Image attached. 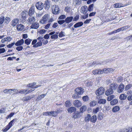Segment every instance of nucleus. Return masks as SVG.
<instances>
[{
    "label": "nucleus",
    "mask_w": 132,
    "mask_h": 132,
    "mask_svg": "<svg viewBox=\"0 0 132 132\" xmlns=\"http://www.w3.org/2000/svg\"><path fill=\"white\" fill-rule=\"evenodd\" d=\"M75 93L78 96L84 93V89L81 87L76 88L75 90Z\"/></svg>",
    "instance_id": "5"
},
{
    "label": "nucleus",
    "mask_w": 132,
    "mask_h": 132,
    "mask_svg": "<svg viewBox=\"0 0 132 132\" xmlns=\"http://www.w3.org/2000/svg\"><path fill=\"white\" fill-rule=\"evenodd\" d=\"M70 8L69 6H67L65 7L64 10L67 12H68L70 11Z\"/></svg>",
    "instance_id": "59"
},
{
    "label": "nucleus",
    "mask_w": 132,
    "mask_h": 132,
    "mask_svg": "<svg viewBox=\"0 0 132 132\" xmlns=\"http://www.w3.org/2000/svg\"><path fill=\"white\" fill-rule=\"evenodd\" d=\"M87 7L86 6H82L81 7L80 12L82 13L85 14L87 11Z\"/></svg>",
    "instance_id": "13"
},
{
    "label": "nucleus",
    "mask_w": 132,
    "mask_h": 132,
    "mask_svg": "<svg viewBox=\"0 0 132 132\" xmlns=\"http://www.w3.org/2000/svg\"><path fill=\"white\" fill-rule=\"evenodd\" d=\"M103 114L101 112L99 113L98 116V120H101L103 118Z\"/></svg>",
    "instance_id": "45"
},
{
    "label": "nucleus",
    "mask_w": 132,
    "mask_h": 132,
    "mask_svg": "<svg viewBox=\"0 0 132 132\" xmlns=\"http://www.w3.org/2000/svg\"><path fill=\"white\" fill-rule=\"evenodd\" d=\"M19 21V20L18 19H14L11 22V24L13 26H14L18 23Z\"/></svg>",
    "instance_id": "20"
},
{
    "label": "nucleus",
    "mask_w": 132,
    "mask_h": 132,
    "mask_svg": "<svg viewBox=\"0 0 132 132\" xmlns=\"http://www.w3.org/2000/svg\"><path fill=\"white\" fill-rule=\"evenodd\" d=\"M39 37L40 38L42 39L41 40V42H42V43H43L45 45L48 43V40H46L47 39H44L43 35Z\"/></svg>",
    "instance_id": "25"
},
{
    "label": "nucleus",
    "mask_w": 132,
    "mask_h": 132,
    "mask_svg": "<svg viewBox=\"0 0 132 132\" xmlns=\"http://www.w3.org/2000/svg\"><path fill=\"white\" fill-rule=\"evenodd\" d=\"M118 87V85L117 84H112L110 85V88L112 89L113 91L115 90Z\"/></svg>",
    "instance_id": "19"
},
{
    "label": "nucleus",
    "mask_w": 132,
    "mask_h": 132,
    "mask_svg": "<svg viewBox=\"0 0 132 132\" xmlns=\"http://www.w3.org/2000/svg\"><path fill=\"white\" fill-rule=\"evenodd\" d=\"M115 97V96L114 95H112L108 96V97L107 100L108 101H110L112 100Z\"/></svg>",
    "instance_id": "47"
},
{
    "label": "nucleus",
    "mask_w": 132,
    "mask_h": 132,
    "mask_svg": "<svg viewBox=\"0 0 132 132\" xmlns=\"http://www.w3.org/2000/svg\"><path fill=\"white\" fill-rule=\"evenodd\" d=\"M10 128L9 126L7 125L4 129H3L2 130L3 132H6L9 130Z\"/></svg>",
    "instance_id": "61"
},
{
    "label": "nucleus",
    "mask_w": 132,
    "mask_h": 132,
    "mask_svg": "<svg viewBox=\"0 0 132 132\" xmlns=\"http://www.w3.org/2000/svg\"><path fill=\"white\" fill-rule=\"evenodd\" d=\"M97 120V118L96 116L95 115H94L91 117L90 121L91 122L93 123H95Z\"/></svg>",
    "instance_id": "23"
},
{
    "label": "nucleus",
    "mask_w": 132,
    "mask_h": 132,
    "mask_svg": "<svg viewBox=\"0 0 132 132\" xmlns=\"http://www.w3.org/2000/svg\"><path fill=\"white\" fill-rule=\"evenodd\" d=\"M38 37L37 38V39L38 41L35 44L33 45V47L34 48H37L39 46H41L42 45V42H41V39Z\"/></svg>",
    "instance_id": "6"
},
{
    "label": "nucleus",
    "mask_w": 132,
    "mask_h": 132,
    "mask_svg": "<svg viewBox=\"0 0 132 132\" xmlns=\"http://www.w3.org/2000/svg\"><path fill=\"white\" fill-rule=\"evenodd\" d=\"M73 104L75 106L78 108L81 106V103L79 100H76L73 102Z\"/></svg>",
    "instance_id": "10"
},
{
    "label": "nucleus",
    "mask_w": 132,
    "mask_h": 132,
    "mask_svg": "<svg viewBox=\"0 0 132 132\" xmlns=\"http://www.w3.org/2000/svg\"><path fill=\"white\" fill-rule=\"evenodd\" d=\"M65 106L67 107H70L71 105V103L69 101H66L65 103Z\"/></svg>",
    "instance_id": "51"
},
{
    "label": "nucleus",
    "mask_w": 132,
    "mask_h": 132,
    "mask_svg": "<svg viewBox=\"0 0 132 132\" xmlns=\"http://www.w3.org/2000/svg\"><path fill=\"white\" fill-rule=\"evenodd\" d=\"M113 91L110 88H109L105 92V94L107 96L113 94Z\"/></svg>",
    "instance_id": "29"
},
{
    "label": "nucleus",
    "mask_w": 132,
    "mask_h": 132,
    "mask_svg": "<svg viewBox=\"0 0 132 132\" xmlns=\"http://www.w3.org/2000/svg\"><path fill=\"white\" fill-rule=\"evenodd\" d=\"M119 107L118 106H116L114 107L112 109V111L113 112H116L119 110Z\"/></svg>",
    "instance_id": "40"
},
{
    "label": "nucleus",
    "mask_w": 132,
    "mask_h": 132,
    "mask_svg": "<svg viewBox=\"0 0 132 132\" xmlns=\"http://www.w3.org/2000/svg\"><path fill=\"white\" fill-rule=\"evenodd\" d=\"M28 12L25 11L22 12L21 13V22L22 23L25 22L26 19V18L28 16Z\"/></svg>",
    "instance_id": "2"
},
{
    "label": "nucleus",
    "mask_w": 132,
    "mask_h": 132,
    "mask_svg": "<svg viewBox=\"0 0 132 132\" xmlns=\"http://www.w3.org/2000/svg\"><path fill=\"white\" fill-rule=\"evenodd\" d=\"M123 4L120 3H116L114 5V7L116 8H120L123 7V6H122Z\"/></svg>",
    "instance_id": "34"
},
{
    "label": "nucleus",
    "mask_w": 132,
    "mask_h": 132,
    "mask_svg": "<svg viewBox=\"0 0 132 132\" xmlns=\"http://www.w3.org/2000/svg\"><path fill=\"white\" fill-rule=\"evenodd\" d=\"M27 89L26 88L23 89H21L18 91V93L21 94H27Z\"/></svg>",
    "instance_id": "33"
},
{
    "label": "nucleus",
    "mask_w": 132,
    "mask_h": 132,
    "mask_svg": "<svg viewBox=\"0 0 132 132\" xmlns=\"http://www.w3.org/2000/svg\"><path fill=\"white\" fill-rule=\"evenodd\" d=\"M129 127L122 128L119 130L118 132H129Z\"/></svg>",
    "instance_id": "21"
},
{
    "label": "nucleus",
    "mask_w": 132,
    "mask_h": 132,
    "mask_svg": "<svg viewBox=\"0 0 132 132\" xmlns=\"http://www.w3.org/2000/svg\"><path fill=\"white\" fill-rule=\"evenodd\" d=\"M10 21V18L8 17H6L5 20H4V21L5 22V23H6L7 24Z\"/></svg>",
    "instance_id": "50"
},
{
    "label": "nucleus",
    "mask_w": 132,
    "mask_h": 132,
    "mask_svg": "<svg viewBox=\"0 0 132 132\" xmlns=\"http://www.w3.org/2000/svg\"><path fill=\"white\" fill-rule=\"evenodd\" d=\"M82 99L84 101H87L89 100V97L87 95L83 97Z\"/></svg>",
    "instance_id": "48"
},
{
    "label": "nucleus",
    "mask_w": 132,
    "mask_h": 132,
    "mask_svg": "<svg viewBox=\"0 0 132 132\" xmlns=\"http://www.w3.org/2000/svg\"><path fill=\"white\" fill-rule=\"evenodd\" d=\"M100 109V107H98L96 108L95 109H94L93 111V113L94 114L96 113L99 111Z\"/></svg>",
    "instance_id": "55"
},
{
    "label": "nucleus",
    "mask_w": 132,
    "mask_h": 132,
    "mask_svg": "<svg viewBox=\"0 0 132 132\" xmlns=\"http://www.w3.org/2000/svg\"><path fill=\"white\" fill-rule=\"evenodd\" d=\"M52 13L53 14H56L59 13V9L58 6L57 5H53L52 6Z\"/></svg>",
    "instance_id": "3"
},
{
    "label": "nucleus",
    "mask_w": 132,
    "mask_h": 132,
    "mask_svg": "<svg viewBox=\"0 0 132 132\" xmlns=\"http://www.w3.org/2000/svg\"><path fill=\"white\" fill-rule=\"evenodd\" d=\"M31 41V39H26L24 41L25 43L27 45H28L30 44Z\"/></svg>",
    "instance_id": "46"
},
{
    "label": "nucleus",
    "mask_w": 132,
    "mask_h": 132,
    "mask_svg": "<svg viewBox=\"0 0 132 132\" xmlns=\"http://www.w3.org/2000/svg\"><path fill=\"white\" fill-rule=\"evenodd\" d=\"M4 17L2 16L0 17V24H3L4 21Z\"/></svg>",
    "instance_id": "52"
},
{
    "label": "nucleus",
    "mask_w": 132,
    "mask_h": 132,
    "mask_svg": "<svg viewBox=\"0 0 132 132\" xmlns=\"http://www.w3.org/2000/svg\"><path fill=\"white\" fill-rule=\"evenodd\" d=\"M36 6L37 9L41 10L43 8V4L41 2H38L36 4Z\"/></svg>",
    "instance_id": "9"
},
{
    "label": "nucleus",
    "mask_w": 132,
    "mask_h": 132,
    "mask_svg": "<svg viewBox=\"0 0 132 132\" xmlns=\"http://www.w3.org/2000/svg\"><path fill=\"white\" fill-rule=\"evenodd\" d=\"M50 18V16L48 14L45 15L41 19L39 22L42 24L46 23L48 21L49 19Z\"/></svg>",
    "instance_id": "1"
},
{
    "label": "nucleus",
    "mask_w": 132,
    "mask_h": 132,
    "mask_svg": "<svg viewBox=\"0 0 132 132\" xmlns=\"http://www.w3.org/2000/svg\"><path fill=\"white\" fill-rule=\"evenodd\" d=\"M44 5L45 6V9L46 10L48 9L50 6V4L48 1L45 2Z\"/></svg>",
    "instance_id": "31"
},
{
    "label": "nucleus",
    "mask_w": 132,
    "mask_h": 132,
    "mask_svg": "<svg viewBox=\"0 0 132 132\" xmlns=\"http://www.w3.org/2000/svg\"><path fill=\"white\" fill-rule=\"evenodd\" d=\"M52 116L53 117H56L57 115V112L55 111H51Z\"/></svg>",
    "instance_id": "53"
},
{
    "label": "nucleus",
    "mask_w": 132,
    "mask_h": 132,
    "mask_svg": "<svg viewBox=\"0 0 132 132\" xmlns=\"http://www.w3.org/2000/svg\"><path fill=\"white\" fill-rule=\"evenodd\" d=\"M118 102V100L116 99H114L110 102V104L112 105H114L116 104Z\"/></svg>",
    "instance_id": "39"
},
{
    "label": "nucleus",
    "mask_w": 132,
    "mask_h": 132,
    "mask_svg": "<svg viewBox=\"0 0 132 132\" xmlns=\"http://www.w3.org/2000/svg\"><path fill=\"white\" fill-rule=\"evenodd\" d=\"M96 103L95 101H93L91 102L90 103V106H93L96 105Z\"/></svg>",
    "instance_id": "60"
},
{
    "label": "nucleus",
    "mask_w": 132,
    "mask_h": 132,
    "mask_svg": "<svg viewBox=\"0 0 132 132\" xmlns=\"http://www.w3.org/2000/svg\"><path fill=\"white\" fill-rule=\"evenodd\" d=\"M114 70L111 68L108 69H104L101 70V71H102L101 74L103 73H107L109 72H112L114 71Z\"/></svg>",
    "instance_id": "8"
},
{
    "label": "nucleus",
    "mask_w": 132,
    "mask_h": 132,
    "mask_svg": "<svg viewBox=\"0 0 132 132\" xmlns=\"http://www.w3.org/2000/svg\"><path fill=\"white\" fill-rule=\"evenodd\" d=\"M127 99L130 101L129 103L130 105H132V95L129 96L127 97Z\"/></svg>",
    "instance_id": "44"
},
{
    "label": "nucleus",
    "mask_w": 132,
    "mask_h": 132,
    "mask_svg": "<svg viewBox=\"0 0 132 132\" xmlns=\"http://www.w3.org/2000/svg\"><path fill=\"white\" fill-rule=\"evenodd\" d=\"M132 85L130 84H128L127 85L125 88V90H128L131 87Z\"/></svg>",
    "instance_id": "49"
},
{
    "label": "nucleus",
    "mask_w": 132,
    "mask_h": 132,
    "mask_svg": "<svg viewBox=\"0 0 132 132\" xmlns=\"http://www.w3.org/2000/svg\"><path fill=\"white\" fill-rule=\"evenodd\" d=\"M15 44L14 42L12 43L11 44H10L7 45V46L8 48H11Z\"/></svg>",
    "instance_id": "64"
},
{
    "label": "nucleus",
    "mask_w": 132,
    "mask_h": 132,
    "mask_svg": "<svg viewBox=\"0 0 132 132\" xmlns=\"http://www.w3.org/2000/svg\"><path fill=\"white\" fill-rule=\"evenodd\" d=\"M94 4H92L89 5L88 8L87 9L89 11H92L93 10V9Z\"/></svg>",
    "instance_id": "42"
},
{
    "label": "nucleus",
    "mask_w": 132,
    "mask_h": 132,
    "mask_svg": "<svg viewBox=\"0 0 132 132\" xmlns=\"http://www.w3.org/2000/svg\"><path fill=\"white\" fill-rule=\"evenodd\" d=\"M106 101L105 99H100L98 100V103L99 104H104L106 103Z\"/></svg>",
    "instance_id": "37"
},
{
    "label": "nucleus",
    "mask_w": 132,
    "mask_h": 132,
    "mask_svg": "<svg viewBox=\"0 0 132 132\" xmlns=\"http://www.w3.org/2000/svg\"><path fill=\"white\" fill-rule=\"evenodd\" d=\"M91 116L89 114H88L86 117L85 118V120L86 121H89L90 120Z\"/></svg>",
    "instance_id": "58"
},
{
    "label": "nucleus",
    "mask_w": 132,
    "mask_h": 132,
    "mask_svg": "<svg viewBox=\"0 0 132 132\" xmlns=\"http://www.w3.org/2000/svg\"><path fill=\"white\" fill-rule=\"evenodd\" d=\"M46 34L43 36V38L45 39H48L49 38L50 35H51L52 34Z\"/></svg>",
    "instance_id": "54"
},
{
    "label": "nucleus",
    "mask_w": 132,
    "mask_h": 132,
    "mask_svg": "<svg viewBox=\"0 0 132 132\" xmlns=\"http://www.w3.org/2000/svg\"><path fill=\"white\" fill-rule=\"evenodd\" d=\"M83 24V23L82 22H78L76 23L73 26L75 28H77L81 27Z\"/></svg>",
    "instance_id": "27"
},
{
    "label": "nucleus",
    "mask_w": 132,
    "mask_h": 132,
    "mask_svg": "<svg viewBox=\"0 0 132 132\" xmlns=\"http://www.w3.org/2000/svg\"><path fill=\"white\" fill-rule=\"evenodd\" d=\"M24 28V26L21 24H18L17 26V29L18 31H20L23 30Z\"/></svg>",
    "instance_id": "17"
},
{
    "label": "nucleus",
    "mask_w": 132,
    "mask_h": 132,
    "mask_svg": "<svg viewBox=\"0 0 132 132\" xmlns=\"http://www.w3.org/2000/svg\"><path fill=\"white\" fill-rule=\"evenodd\" d=\"M104 89L103 87H100L96 91V94L97 96H99L104 93Z\"/></svg>",
    "instance_id": "4"
},
{
    "label": "nucleus",
    "mask_w": 132,
    "mask_h": 132,
    "mask_svg": "<svg viewBox=\"0 0 132 132\" xmlns=\"http://www.w3.org/2000/svg\"><path fill=\"white\" fill-rule=\"evenodd\" d=\"M85 83L86 84V86H90L92 85V83L91 82L88 80H86L85 81Z\"/></svg>",
    "instance_id": "56"
},
{
    "label": "nucleus",
    "mask_w": 132,
    "mask_h": 132,
    "mask_svg": "<svg viewBox=\"0 0 132 132\" xmlns=\"http://www.w3.org/2000/svg\"><path fill=\"white\" fill-rule=\"evenodd\" d=\"M58 36L57 35L54 34L52 35L51 37L52 39H56L58 38Z\"/></svg>",
    "instance_id": "57"
},
{
    "label": "nucleus",
    "mask_w": 132,
    "mask_h": 132,
    "mask_svg": "<svg viewBox=\"0 0 132 132\" xmlns=\"http://www.w3.org/2000/svg\"><path fill=\"white\" fill-rule=\"evenodd\" d=\"M65 22V20H59L57 21L58 23L60 25L63 24Z\"/></svg>",
    "instance_id": "62"
},
{
    "label": "nucleus",
    "mask_w": 132,
    "mask_h": 132,
    "mask_svg": "<svg viewBox=\"0 0 132 132\" xmlns=\"http://www.w3.org/2000/svg\"><path fill=\"white\" fill-rule=\"evenodd\" d=\"M46 94H43L40 95H39L38 96L37 98V100H41L42 98H44V97L46 95Z\"/></svg>",
    "instance_id": "41"
},
{
    "label": "nucleus",
    "mask_w": 132,
    "mask_h": 132,
    "mask_svg": "<svg viewBox=\"0 0 132 132\" xmlns=\"http://www.w3.org/2000/svg\"><path fill=\"white\" fill-rule=\"evenodd\" d=\"M11 90V89H6L4 90L3 92L4 93H6L7 94H11L12 93V92Z\"/></svg>",
    "instance_id": "38"
},
{
    "label": "nucleus",
    "mask_w": 132,
    "mask_h": 132,
    "mask_svg": "<svg viewBox=\"0 0 132 132\" xmlns=\"http://www.w3.org/2000/svg\"><path fill=\"white\" fill-rule=\"evenodd\" d=\"M87 109V107L85 105H84L80 109V111L82 113L85 111Z\"/></svg>",
    "instance_id": "35"
},
{
    "label": "nucleus",
    "mask_w": 132,
    "mask_h": 132,
    "mask_svg": "<svg viewBox=\"0 0 132 132\" xmlns=\"http://www.w3.org/2000/svg\"><path fill=\"white\" fill-rule=\"evenodd\" d=\"M34 96L31 95L30 96L24 97H23L22 100L24 101H27L29 100L34 97Z\"/></svg>",
    "instance_id": "22"
},
{
    "label": "nucleus",
    "mask_w": 132,
    "mask_h": 132,
    "mask_svg": "<svg viewBox=\"0 0 132 132\" xmlns=\"http://www.w3.org/2000/svg\"><path fill=\"white\" fill-rule=\"evenodd\" d=\"M28 13L29 15L30 16H31L33 15L35 13L34 6L30 8Z\"/></svg>",
    "instance_id": "18"
},
{
    "label": "nucleus",
    "mask_w": 132,
    "mask_h": 132,
    "mask_svg": "<svg viewBox=\"0 0 132 132\" xmlns=\"http://www.w3.org/2000/svg\"><path fill=\"white\" fill-rule=\"evenodd\" d=\"M52 112H46L43 113V115L46 116H52Z\"/></svg>",
    "instance_id": "43"
},
{
    "label": "nucleus",
    "mask_w": 132,
    "mask_h": 132,
    "mask_svg": "<svg viewBox=\"0 0 132 132\" xmlns=\"http://www.w3.org/2000/svg\"><path fill=\"white\" fill-rule=\"evenodd\" d=\"M102 71H101V70H96L93 71V73L94 75L96 74H101Z\"/></svg>",
    "instance_id": "30"
},
{
    "label": "nucleus",
    "mask_w": 132,
    "mask_h": 132,
    "mask_svg": "<svg viewBox=\"0 0 132 132\" xmlns=\"http://www.w3.org/2000/svg\"><path fill=\"white\" fill-rule=\"evenodd\" d=\"M36 19L35 17L33 16H30L28 20V21L30 24L34 23L35 22Z\"/></svg>",
    "instance_id": "12"
},
{
    "label": "nucleus",
    "mask_w": 132,
    "mask_h": 132,
    "mask_svg": "<svg viewBox=\"0 0 132 132\" xmlns=\"http://www.w3.org/2000/svg\"><path fill=\"white\" fill-rule=\"evenodd\" d=\"M76 109L75 107H71L68 108L67 109L69 113H71L75 111Z\"/></svg>",
    "instance_id": "26"
},
{
    "label": "nucleus",
    "mask_w": 132,
    "mask_h": 132,
    "mask_svg": "<svg viewBox=\"0 0 132 132\" xmlns=\"http://www.w3.org/2000/svg\"><path fill=\"white\" fill-rule=\"evenodd\" d=\"M125 88V86L122 84H121L118 86L117 88V92L118 93H121Z\"/></svg>",
    "instance_id": "11"
},
{
    "label": "nucleus",
    "mask_w": 132,
    "mask_h": 132,
    "mask_svg": "<svg viewBox=\"0 0 132 132\" xmlns=\"http://www.w3.org/2000/svg\"><path fill=\"white\" fill-rule=\"evenodd\" d=\"M36 83L34 82L30 83L28 85V87H30L31 88L34 89L40 86V85L37 86V85L36 86Z\"/></svg>",
    "instance_id": "14"
},
{
    "label": "nucleus",
    "mask_w": 132,
    "mask_h": 132,
    "mask_svg": "<svg viewBox=\"0 0 132 132\" xmlns=\"http://www.w3.org/2000/svg\"><path fill=\"white\" fill-rule=\"evenodd\" d=\"M24 43V40L22 39L20 40H18L15 44V45L16 46H19L22 45Z\"/></svg>",
    "instance_id": "16"
},
{
    "label": "nucleus",
    "mask_w": 132,
    "mask_h": 132,
    "mask_svg": "<svg viewBox=\"0 0 132 132\" xmlns=\"http://www.w3.org/2000/svg\"><path fill=\"white\" fill-rule=\"evenodd\" d=\"M127 96L124 94H122L120 95L119 96V99L121 100H125L127 97Z\"/></svg>",
    "instance_id": "32"
},
{
    "label": "nucleus",
    "mask_w": 132,
    "mask_h": 132,
    "mask_svg": "<svg viewBox=\"0 0 132 132\" xmlns=\"http://www.w3.org/2000/svg\"><path fill=\"white\" fill-rule=\"evenodd\" d=\"M128 27L127 26H124L123 27L117 29L112 31L111 33H117V32H119L121 31H123L125 30H126L127 29H128Z\"/></svg>",
    "instance_id": "7"
},
{
    "label": "nucleus",
    "mask_w": 132,
    "mask_h": 132,
    "mask_svg": "<svg viewBox=\"0 0 132 132\" xmlns=\"http://www.w3.org/2000/svg\"><path fill=\"white\" fill-rule=\"evenodd\" d=\"M73 19V18L72 16L67 17L65 19V22L66 23H69L72 21Z\"/></svg>",
    "instance_id": "28"
},
{
    "label": "nucleus",
    "mask_w": 132,
    "mask_h": 132,
    "mask_svg": "<svg viewBox=\"0 0 132 132\" xmlns=\"http://www.w3.org/2000/svg\"><path fill=\"white\" fill-rule=\"evenodd\" d=\"M17 119L15 118V119H14L12 121H11L8 124V125H7L8 126L11 128V127L12 126V124L13 122H14V121H17Z\"/></svg>",
    "instance_id": "36"
},
{
    "label": "nucleus",
    "mask_w": 132,
    "mask_h": 132,
    "mask_svg": "<svg viewBox=\"0 0 132 132\" xmlns=\"http://www.w3.org/2000/svg\"><path fill=\"white\" fill-rule=\"evenodd\" d=\"M74 115L73 116V118L76 119L77 118H79L82 114V113L80 111L79 112H77L74 113Z\"/></svg>",
    "instance_id": "15"
},
{
    "label": "nucleus",
    "mask_w": 132,
    "mask_h": 132,
    "mask_svg": "<svg viewBox=\"0 0 132 132\" xmlns=\"http://www.w3.org/2000/svg\"><path fill=\"white\" fill-rule=\"evenodd\" d=\"M31 24V27L32 28L37 29L39 27V24L37 22H34V23Z\"/></svg>",
    "instance_id": "24"
},
{
    "label": "nucleus",
    "mask_w": 132,
    "mask_h": 132,
    "mask_svg": "<svg viewBox=\"0 0 132 132\" xmlns=\"http://www.w3.org/2000/svg\"><path fill=\"white\" fill-rule=\"evenodd\" d=\"M66 18L65 16L64 15H61L60 16L58 19L60 20H63L64 19Z\"/></svg>",
    "instance_id": "63"
}]
</instances>
